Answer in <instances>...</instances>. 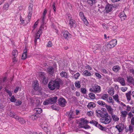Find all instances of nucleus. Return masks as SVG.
<instances>
[{"instance_id": "nucleus-1", "label": "nucleus", "mask_w": 134, "mask_h": 134, "mask_svg": "<svg viewBox=\"0 0 134 134\" xmlns=\"http://www.w3.org/2000/svg\"><path fill=\"white\" fill-rule=\"evenodd\" d=\"M63 83L62 81L60 79H57L54 81H52L49 82L48 86L51 90H54L55 89H58L60 87V84Z\"/></svg>"}, {"instance_id": "nucleus-2", "label": "nucleus", "mask_w": 134, "mask_h": 134, "mask_svg": "<svg viewBox=\"0 0 134 134\" xmlns=\"http://www.w3.org/2000/svg\"><path fill=\"white\" fill-rule=\"evenodd\" d=\"M111 120V117L107 113L105 114L100 120L102 123L105 124L109 123Z\"/></svg>"}, {"instance_id": "nucleus-3", "label": "nucleus", "mask_w": 134, "mask_h": 134, "mask_svg": "<svg viewBox=\"0 0 134 134\" xmlns=\"http://www.w3.org/2000/svg\"><path fill=\"white\" fill-rule=\"evenodd\" d=\"M39 76L41 81H42L43 84H47L48 82V80L46 77V75L45 73L42 72H40L39 73Z\"/></svg>"}, {"instance_id": "nucleus-4", "label": "nucleus", "mask_w": 134, "mask_h": 134, "mask_svg": "<svg viewBox=\"0 0 134 134\" xmlns=\"http://www.w3.org/2000/svg\"><path fill=\"white\" fill-rule=\"evenodd\" d=\"M68 19L69 20V25L71 28H75L76 26V22L74 20L72 19L70 15L68 14Z\"/></svg>"}, {"instance_id": "nucleus-5", "label": "nucleus", "mask_w": 134, "mask_h": 134, "mask_svg": "<svg viewBox=\"0 0 134 134\" xmlns=\"http://www.w3.org/2000/svg\"><path fill=\"white\" fill-rule=\"evenodd\" d=\"M90 123L95 125L96 126L103 131H105L106 129L105 127H103L102 125L98 124V122L95 120H92L90 122Z\"/></svg>"}, {"instance_id": "nucleus-6", "label": "nucleus", "mask_w": 134, "mask_h": 134, "mask_svg": "<svg viewBox=\"0 0 134 134\" xmlns=\"http://www.w3.org/2000/svg\"><path fill=\"white\" fill-rule=\"evenodd\" d=\"M89 91L95 93H99L100 91V87L96 84L94 85L92 88H90Z\"/></svg>"}, {"instance_id": "nucleus-7", "label": "nucleus", "mask_w": 134, "mask_h": 134, "mask_svg": "<svg viewBox=\"0 0 134 134\" xmlns=\"http://www.w3.org/2000/svg\"><path fill=\"white\" fill-rule=\"evenodd\" d=\"M58 103L59 105L61 107H64L65 106L67 102L65 99L62 97L58 99Z\"/></svg>"}, {"instance_id": "nucleus-8", "label": "nucleus", "mask_w": 134, "mask_h": 134, "mask_svg": "<svg viewBox=\"0 0 134 134\" xmlns=\"http://www.w3.org/2000/svg\"><path fill=\"white\" fill-rule=\"evenodd\" d=\"M117 44L116 39H114L110 41L107 45V48H111L114 47Z\"/></svg>"}, {"instance_id": "nucleus-9", "label": "nucleus", "mask_w": 134, "mask_h": 134, "mask_svg": "<svg viewBox=\"0 0 134 134\" xmlns=\"http://www.w3.org/2000/svg\"><path fill=\"white\" fill-rule=\"evenodd\" d=\"M114 81L120 82L121 85L122 86H125L126 85L124 79L122 77H119L115 79H114Z\"/></svg>"}, {"instance_id": "nucleus-10", "label": "nucleus", "mask_w": 134, "mask_h": 134, "mask_svg": "<svg viewBox=\"0 0 134 134\" xmlns=\"http://www.w3.org/2000/svg\"><path fill=\"white\" fill-rule=\"evenodd\" d=\"M62 33L63 36L65 39H68L71 37V34L67 31L64 30Z\"/></svg>"}, {"instance_id": "nucleus-11", "label": "nucleus", "mask_w": 134, "mask_h": 134, "mask_svg": "<svg viewBox=\"0 0 134 134\" xmlns=\"http://www.w3.org/2000/svg\"><path fill=\"white\" fill-rule=\"evenodd\" d=\"M124 124L122 123H120L118 125L115 126V128L118 130L119 132L122 131L124 129Z\"/></svg>"}, {"instance_id": "nucleus-12", "label": "nucleus", "mask_w": 134, "mask_h": 134, "mask_svg": "<svg viewBox=\"0 0 134 134\" xmlns=\"http://www.w3.org/2000/svg\"><path fill=\"white\" fill-rule=\"evenodd\" d=\"M107 109L109 113V114L111 115H113L114 113V109H113L110 105H107L105 107Z\"/></svg>"}, {"instance_id": "nucleus-13", "label": "nucleus", "mask_w": 134, "mask_h": 134, "mask_svg": "<svg viewBox=\"0 0 134 134\" xmlns=\"http://www.w3.org/2000/svg\"><path fill=\"white\" fill-rule=\"evenodd\" d=\"M121 118L122 120H125V119L126 117L128 114L127 112L125 110L122 111H121Z\"/></svg>"}, {"instance_id": "nucleus-14", "label": "nucleus", "mask_w": 134, "mask_h": 134, "mask_svg": "<svg viewBox=\"0 0 134 134\" xmlns=\"http://www.w3.org/2000/svg\"><path fill=\"white\" fill-rule=\"evenodd\" d=\"M113 6L110 4H107L105 7V10L107 13H108L111 12Z\"/></svg>"}, {"instance_id": "nucleus-15", "label": "nucleus", "mask_w": 134, "mask_h": 134, "mask_svg": "<svg viewBox=\"0 0 134 134\" xmlns=\"http://www.w3.org/2000/svg\"><path fill=\"white\" fill-rule=\"evenodd\" d=\"M15 118L21 124H24L26 122V121L23 118L19 117L17 116H16L15 117Z\"/></svg>"}, {"instance_id": "nucleus-16", "label": "nucleus", "mask_w": 134, "mask_h": 134, "mask_svg": "<svg viewBox=\"0 0 134 134\" xmlns=\"http://www.w3.org/2000/svg\"><path fill=\"white\" fill-rule=\"evenodd\" d=\"M85 124L83 121H82L79 124V126L80 127L83 128L85 129H89L90 127L87 125H84Z\"/></svg>"}, {"instance_id": "nucleus-17", "label": "nucleus", "mask_w": 134, "mask_h": 134, "mask_svg": "<svg viewBox=\"0 0 134 134\" xmlns=\"http://www.w3.org/2000/svg\"><path fill=\"white\" fill-rule=\"evenodd\" d=\"M68 119L69 120H71L75 118V116L73 112L72 111H70L68 113Z\"/></svg>"}, {"instance_id": "nucleus-18", "label": "nucleus", "mask_w": 134, "mask_h": 134, "mask_svg": "<svg viewBox=\"0 0 134 134\" xmlns=\"http://www.w3.org/2000/svg\"><path fill=\"white\" fill-rule=\"evenodd\" d=\"M57 96H55L53 97H51L49 98L50 102L51 104H53L55 103L57 99Z\"/></svg>"}, {"instance_id": "nucleus-19", "label": "nucleus", "mask_w": 134, "mask_h": 134, "mask_svg": "<svg viewBox=\"0 0 134 134\" xmlns=\"http://www.w3.org/2000/svg\"><path fill=\"white\" fill-rule=\"evenodd\" d=\"M47 72L51 75L54 73V69L52 67H49L47 69Z\"/></svg>"}, {"instance_id": "nucleus-20", "label": "nucleus", "mask_w": 134, "mask_h": 134, "mask_svg": "<svg viewBox=\"0 0 134 134\" xmlns=\"http://www.w3.org/2000/svg\"><path fill=\"white\" fill-rule=\"evenodd\" d=\"M82 75L83 76L88 77L92 75V74H91V72L88 71L87 70H86L83 72Z\"/></svg>"}, {"instance_id": "nucleus-21", "label": "nucleus", "mask_w": 134, "mask_h": 134, "mask_svg": "<svg viewBox=\"0 0 134 134\" xmlns=\"http://www.w3.org/2000/svg\"><path fill=\"white\" fill-rule=\"evenodd\" d=\"M119 17L120 18L121 20H125L126 18V15L125 14L124 12H122L120 13Z\"/></svg>"}, {"instance_id": "nucleus-22", "label": "nucleus", "mask_w": 134, "mask_h": 134, "mask_svg": "<svg viewBox=\"0 0 134 134\" xmlns=\"http://www.w3.org/2000/svg\"><path fill=\"white\" fill-rule=\"evenodd\" d=\"M103 112L100 110H96V116L98 117H102V116Z\"/></svg>"}, {"instance_id": "nucleus-23", "label": "nucleus", "mask_w": 134, "mask_h": 134, "mask_svg": "<svg viewBox=\"0 0 134 134\" xmlns=\"http://www.w3.org/2000/svg\"><path fill=\"white\" fill-rule=\"evenodd\" d=\"M34 111L36 114H40L41 113L42 111V110L41 108H37L35 109L34 110Z\"/></svg>"}, {"instance_id": "nucleus-24", "label": "nucleus", "mask_w": 134, "mask_h": 134, "mask_svg": "<svg viewBox=\"0 0 134 134\" xmlns=\"http://www.w3.org/2000/svg\"><path fill=\"white\" fill-rule=\"evenodd\" d=\"M34 89L36 90H37L38 89V81H36L34 82L33 84Z\"/></svg>"}, {"instance_id": "nucleus-25", "label": "nucleus", "mask_w": 134, "mask_h": 134, "mask_svg": "<svg viewBox=\"0 0 134 134\" xmlns=\"http://www.w3.org/2000/svg\"><path fill=\"white\" fill-rule=\"evenodd\" d=\"M38 117V116L36 114H34L29 116L30 118L33 120H36Z\"/></svg>"}, {"instance_id": "nucleus-26", "label": "nucleus", "mask_w": 134, "mask_h": 134, "mask_svg": "<svg viewBox=\"0 0 134 134\" xmlns=\"http://www.w3.org/2000/svg\"><path fill=\"white\" fill-rule=\"evenodd\" d=\"M87 107L89 108H92L96 107V105L93 102H90L88 103Z\"/></svg>"}, {"instance_id": "nucleus-27", "label": "nucleus", "mask_w": 134, "mask_h": 134, "mask_svg": "<svg viewBox=\"0 0 134 134\" xmlns=\"http://www.w3.org/2000/svg\"><path fill=\"white\" fill-rule=\"evenodd\" d=\"M127 81L129 83H132L134 81L133 77L131 76H127L126 77Z\"/></svg>"}, {"instance_id": "nucleus-28", "label": "nucleus", "mask_w": 134, "mask_h": 134, "mask_svg": "<svg viewBox=\"0 0 134 134\" xmlns=\"http://www.w3.org/2000/svg\"><path fill=\"white\" fill-rule=\"evenodd\" d=\"M97 103L99 105L103 107H105L107 105L102 100L98 101Z\"/></svg>"}, {"instance_id": "nucleus-29", "label": "nucleus", "mask_w": 134, "mask_h": 134, "mask_svg": "<svg viewBox=\"0 0 134 134\" xmlns=\"http://www.w3.org/2000/svg\"><path fill=\"white\" fill-rule=\"evenodd\" d=\"M44 131L47 133V134H50V129L49 127H46L44 126L43 128Z\"/></svg>"}, {"instance_id": "nucleus-30", "label": "nucleus", "mask_w": 134, "mask_h": 134, "mask_svg": "<svg viewBox=\"0 0 134 134\" xmlns=\"http://www.w3.org/2000/svg\"><path fill=\"white\" fill-rule=\"evenodd\" d=\"M131 91H129L127 93H126V95L127 98V99L128 101L129 102L131 100Z\"/></svg>"}, {"instance_id": "nucleus-31", "label": "nucleus", "mask_w": 134, "mask_h": 134, "mask_svg": "<svg viewBox=\"0 0 134 134\" xmlns=\"http://www.w3.org/2000/svg\"><path fill=\"white\" fill-rule=\"evenodd\" d=\"M27 50L26 49H25L24 51V53H23L22 56V59H23L25 60L27 58Z\"/></svg>"}, {"instance_id": "nucleus-32", "label": "nucleus", "mask_w": 134, "mask_h": 134, "mask_svg": "<svg viewBox=\"0 0 134 134\" xmlns=\"http://www.w3.org/2000/svg\"><path fill=\"white\" fill-rule=\"evenodd\" d=\"M120 69V66L118 65L114 66L112 68V70L115 72H116L118 71Z\"/></svg>"}, {"instance_id": "nucleus-33", "label": "nucleus", "mask_w": 134, "mask_h": 134, "mask_svg": "<svg viewBox=\"0 0 134 134\" xmlns=\"http://www.w3.org/2000/svg\"><path fill=\"white\" fill-rule=\"evenodd\" d=\"M60 75L62 77H64L66 78L67 77V73L64 71H62L60 73Z\"/></svg>"}, {"instance_id": "nucleus-34", "label": "nucleus", "mask_w": 134, "mask_h": 134, "mask_svg": "<svg viewBox=\"0 0 134 134\" xmlns=\"http://www.w3.org/2000/svg\"><path fill=\"white\" fill-rule=\"evenodd\" d=\"M113 99L115 101L118 102H120L119 99V96L118 94H116L113 96Z\"/></svg>"}, {"instance_id": "nucleus-35", "label": "nucleus", "mask_w": 134, "mask_h": 134, "mask_svg": "<svg viewBox=\"0 0 134 134\" xmlns=\"http://www.w3.org/2000/svg\"><path fill=\"white\" fill-rule=\"evenodd\" d=\"M106 101L108 103H111L112 104L114 103V100L112 99V98L111 97H108V98L107 99Z\"/></svg>"}, {"instance_id": "nucleus-36", "label": "nucleus", "mask_w": 134, "mask_h": 134, "mask_svg": "<svg viewBox=\"0 0 134 134\" xmlns=\"http://www.w3.org/2000/svg\"><path fill=\"white\" fill-rule=\"evenodd\" d=\"M111 115L114 121H118L119 120V118L116 115H113V114Z\"/></svg>"}, {"instance_id": "nucleus-37", "label": "nucleus", "mask_w": 134, "mask_h": 134, "mask_svg": "<svg viewBox=\"0 0 134 134\" xmlns=\"http://www.w3.org/2000/svg\"><path fill=\"white\" fill-rule=\"evenodd\" d=\"M114 89L113 88H110L109 90L108 93L109 94L112 96L113 95L114 93Z\"/></svg>"}, {"instance_id": "nucleus-38", "label": "nucleus", "mask_w": 134, "mask_h": 134, "mask_svg": "<svg viewBox=\"0 0 134 134\" xmlns=\"http://www.w3.org/2000/svg\"><path fill=\"white\" fill-rule=\"evenodd\" d=\"M101 98L104 100H107L108 98V95L107 94H104L101 97Z\"/></svg>"}, {"instance_id": "nucleus-39", "label": "nucleus", "mask_w": 134, "mask_h": 134, "mask_svg": "<svg viewBox=\"0 0 134 134\" xmlns=\"http://www.w3.org/2000/svg\"><path fill=\"white\" fill-rule=\"evenodd\" d=\"M12 54L14 57H16L18 54V52L16 50H13L12 52Z\"/></svg>"}, {"instance_id": "nucleus-40", "label": "nucleus", "mask_w": 134, "mask_h": 134, "mask_svg": "<svg viewBox=\"0 0 134 134\" xmlns=\"http://www.w3.org/2000/svg\"><path fill=\"white\" fill-rule=\"evenodd\" d=\"M42 33L41 32H40V31H38L36 34V36L35 37V38L39 39V38L40 37V35Z\"/></svg>"}, {"instance_id": "nucleus-41", "label": "nucleus", "mask_w": 134, "mask_h": 134, "mask_svg": "<svg viewBox=\"0 0 134 134\" xmlns=\"http://www.w3.org/2000/svg\"><path fill=\"white\" fill-rule=\"evenodd\" d=\"M47 10L46 9H45L43 13V16L42 17V21L44 23L46 15L47 13Z\"/></svg>"}, {"instance_id": "nucleus-42", "label": "nucleus", "mask_w": 134, "mask_h": 134, "mask_svg": "<svg viewBox=\"0 0 134 134\" xmlns=\"http://www.w3.org/2000/svg\"><path fill=\"white\" fill-rule=\"evenodd\" d=\"M81 82L80 81H77L75 83V85L76 87L79 88L81 87Z\"/></svg>"}, {"instance_id": "nucleus-43", "label": "nucleus", "mask_w": 134, "mask_h": 134, "mask_svg": "<svg viewBox=\"0 0 134 134\" xmlns=\"http://www.w3.org/2000/svg\"><path fill=\"white\" fill-rule=\"evenodd\" d=\"M10 100L12 102H14L16 100V99L15 98L14 96H12L10 98H9Z\"/></svg>"}, {"instance_id": "nucleus-44", "label": "nucleus", "mask_w": 134, "mask_h": 134, "mask_svg": "<svg viewBox=\"0 0 134 134\" xmlns=\"http://www.w3.org/2000/svg\"><path fill=\"white\" fill-rule=\"evenodd\" d=\"M49 104H51V103L49 98L48 99H46L43 103V104L44 105H47Z\"/></svg>"}, {"instance_id": "nucleus-45", "label": "nucleus", "mask_w": 134, "mask_h": 134, "mask_svg": "<svg viewBox=\"0 0 134 134\" xmlns=\"http://www.w3.org/2000/svg\"><path fill=\"white\" fill-rule=\"evenodd\" d=\"M95 94L92 93H90L88 96L90 98L92 99H94L95 98Z\"/></svg>"}, {"instance_id": "nucleus-46", "label": "nucleus", "mask_w": 134, "mask_h": 134, "mask_svg": "<svg viewBox=\"0 0 134 134\" xmlns=\"http://www.w3.org/2000/svg\"><path fill=\"white\" fill-rule=\"evenodd\" d=\"M133 126L130 124L129 126V131L130 133L132 132L133 131Z\"/></svg>"}, {"instance_id": "nucleus-47", "label": "nucleus", "mask_w": 134, "mask_h": 134, "mask_svg": "<svg viewBox=\"0 0 134 134\" xmlns=\"http://www.w3.org/2000/svg\"><path fill=\"white\" fill-rule=\"evenodd\" d=\"M5 91L8 93L9 97L12 96V93L10 91L6 88L5 89Z\"/></svg>"}, {"instance_id": "nucleus-48", "label": "nucleus", "mask_w": 134, "mask_h": 134, "mask_svg": "<svg viewBox=\"0 0 134 134\" xmlns=\"http://www.w3.org/2000/svg\"><path fill=\"white\" fill-rule=\"evenodd\" d=\"M93 49L95 50H99L101 49L100 46L99 45H96L94 47Z\"/></svg>"}, {"instance_id": "nucleus-49", "label": "nucleus", "mask_w": 134, "mask_h": 134, "mask_svg": "<svg viewBox=\"0 0 134 134\" xmlns=\"http://www.w3.org/2000/svg\"><path fill=\"white\" fill-rule=\"evenodd\" d=\"M80 75V74L79 72H77L74 75L73 77L76 80L78 78V77Z\"/></svg>"}, {"instance_id": "nucleus-50", "label": "nucleus", "mask_w": 134, "mask_h": 134, "mask_svg": "<svg viewBox=\"0 0 134 134\" xmlns=\"http://www.w3.org/2000/svg\"><path fill=\"white\" fill-rule=\"evenodd\" d=\"M85 68L86 69H87L89 70H91L92 69V68L88 65H87Z\"/></svg>"}, {"instance_id": "nucleus-51", "label": "nucleus", "mask_w": 134, "mask_h": 134, "mask_svg": "<svg viewBox=\"0 0 134 134\" xmlns=\"http://www.w3.org/2000/svg\"><path fill=\"white\" fill-rule=\"evenodd\" d=\"M52 46V42L51 41H49L47 43V47H51Z\"/></svg>"}, {"instance_id": "nucleus-52", "label": "nucleus", "mask_w": 134, "mask_h": 134, "mask_svg": "<svg viewBox=\"0 0 134 134\" xmlns=\"http://www.w3.org/2000/svg\"><path fill=\"white\" fill-rule=\"evenodd\" d=\"M10 116L12 117L13 118H15V117L16 116H17L13 112H11L10 113Z\"/></svg>"}, {"instance_id": "nucleus-53", "label": "nucleus", "mask_w": 134, "mask_h": 134, "mask_svg": "<svg viewBox=\"0 0 134 134\" xmlns=\"http://www.w3.org/2000/svg\"><path fill=\"white\" fill-rule=\"evenodd\" d=\"M81 92L83 94H86V90L85 88H81Z\"/></svg>"}, {"instance_id": "nucleus-54", "label": "nucleus", "mask_w": 134, "mask_h": 134, "mask_svg": "<svg viewBox=\"0 0 134 134\" xmlns=\"http://www.w3.org/2000/svg\"><path fill=\"white\" fill-rule=\"evenodd\" d=\"M21 104V102L20 100H17L15 103V105L16 106H19Z\"/></svg>"}, {"instance_id": "nucleus-55", "label": "nucleus", "mask_w": 134, "mask_h": 134, "mask_svg": "<svg viewBox=\"0 0 134 134\" xmlns=\"http://www.w3.org/2000/svg\"><path fill=\"white\" fill-rule=\"evenodd\" d=\"M127 88L126 87H122L121 88V90L124 92H125L127 90Z\"/></svg>"}, {"instance_id": "nucleus-56", "label": "nucleus", "mask_w": 134, "mask_h": 134, "mask_svg": "<svg viewBox=\"0 0 134 134\" xmlns=\"http://www.w3.org/2000/svg\"><path fill=\"white\" fill-rule=\"evenodd\" d=\"M82 20L83 21L84 24H86V25H88V21L87 19L86 18H85L83 19Z\"/></svg>"}, {"instance_id": "nucleus-57", "label": "nucleus", "mask_w": 134, "mask_h": 134, "mask_svg": "<svg viewBox=\"0 0 134 134\" xmlns=\"http://www.w3.org/2000/svg\"><path fill=\"white\" fill-rule=\"evenodd\" d=\"M130 124L134 126V117L132 118L131 119Z\"/></svg>"}, {"instance_id": "nucleus-58", "label": "nucleus", "mask_w": 134, "mask_h": 134, "mask_svg": "<svg viewBox=\"0 0 134 134\" xmlns=\"http://www.w3.org/2000/svg\"><path fill=\"white\" fill-rule=\"evenodd\" d=\"M44 24H42L41 26H40V27L39 29V30L38 31H40V32H42V31L44 29Z\"/></svg>"}, {"instance_id": "nucleus-59", "label": "nucleus", "mask_w": 134, "mask_h": 134, "mask_svg": "<svg viewBox=\"0 0 134 134\" xmlns=\"http://www.w3.org/2000/svg\"><path fill=\"white\" fill-rule=\"evenodd\" d=\"M32 14H28L27 18L29 22H30V21Z\"/></svg>"}, {"instance_id": "nucleus-60", "label": "nucleus", "mask_w": 134, "mask_h": 134, "mask_svg": "<svg viewBox=\"0 0 134 134\" xmlns=\"http://www.w3.org/2000/svg\"><path fill=\"white\" fill-rule=\"evenodd\" d=\"M95 75L97 77L99 78H101L102 77L101 75L99 74L97 72H96L95 73Z\"/></svg>"}, {"instance_id": "nucleus-61", "label": "nucleus", "mask_w": 134, "mask_h": 134, "mask_svg": "<svg viewBox=\"0 0 134 134\" xmlns=\"http://www.w3.org/2000/svg\"><path fill=\"white\" fill-rule=\"evenodd\" d=\"M130 118H131V117H133V115L132 114V112H130L128 114Z\"/></svg>"}, {"instance_id": "nucleus-62", "label": "nucleus", "mask_w": 134, "mask_h": 134, "mask_svg": "<svg viewBox=\"0 0 134 134\" xmlns=\"http://www.w3.org/2000/svg\"><path fill=\"white\" fill-rule=\"evenodd\" d=\"M29 12H28V14H32V9L31 7L30 6L29 7Z\"/></svg>"}, {"instance_id": "nucleus-63", "label": "nucleus", "mask_w": 134, "mask_h": 134, "mask_svg": "<svg viewBox=\"0 0 134 134\" xmlns=\"http://www.w3.org/2000/svg\"><path fill=\"white\" fill-rule=\"evenodd\" d=\"M19 88L18 87H16L14 90V92L15 93H16L18 91Z\"/></svg>"}, {"instance_id": "nucleus-64", "label": "nucleus", "mask_w": 134, "mask_h": 134, "mask_svg": "<svg viewBox=\"0 0 134 134\" xmlns=\"http://www.w3.org/2000/svg\"><path fill=\"white\" fill-rule=\"evenodd\" d=\"M129 70L130 72L132 73L134 76V69H130Z\"/></svg>"}]
</instances>
